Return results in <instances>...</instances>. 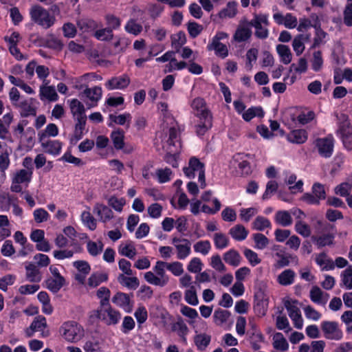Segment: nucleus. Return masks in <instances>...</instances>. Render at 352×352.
Segmentation results:
<instances>
[{"label": "nucleus", "instance_id": "f257e3e1", "mask_svg": "<svg viewBox=\"0 0 352 352\" xmlns=\"http://www.w3.org/2000/svg\"><path fill=\"white\" fill-rule=\"evenodd\" d=\"M190 106L194 115L198 118L197 129L204 132L210 130L212 126V116L205 100L200 97L195 98Z\"/></svg>", "mask_w": 352, "mask_h": 352}, {"label": "nucleus", "instance_id": "f03ea898", "mask_svg": "<svg viewBox=\"0 0 352 352\" xmlns=\"http://www.w3.org/2000/svg\"><path fill=\"white\" fill-rule=\"evenodd\" d=\"M166 262L163 261H156L153 267V271L147 272L144 274L145 280L153 285L163 287H165L170 280V276L166 274Z\"/></svg>", "mask_w": 352, "mask_h": 352}, {"label": "nucleus", "instance_id": "7ed1b4c3", "mask_svg": "<svg viewBox=\"0 0 352 352\" xmlns=\"http://www.w3.org/2000/svg\"><path fill=\"white\" fill-rule=\"evenodd\" d=\"M59 332L65 341L70 343L79 342L85 335L82 326L72 320L63 322L60 327Z\"/></svg>", "mask_w": 352, "mask_h": 352}, {"label": "nucleus", "instance_id": "20e7f679", "mask_svg": "<svg viewBox=\"0 0 352 352\" xmlns=\"http://www.w3.org/2000/svg\"><path fill=\"white\" fill-rule=\"evenodd\" d=\"M31 21L44 29L51 28L56 21L55 16L39 5L32 6L30 9Z\"/></svg>", "mask_w": 352, "mask_h": 352}, {"label": "nucleus", "instance_id": "39448f33", "mask_svg": "<svg viewBox=\"0 0 352 352\" xmlns=\"http://www.w3.org/2000/svg\"><path fill=\"white\" fill-rule=\"evenodd\" d=\"M183 170L185 175L189 179H193L197 175L201 188H204L206 186L205 166L198 158L190 157L188 166L184 167Z\"/></svg>", "mask_w": 352, "mask_h": 352}, {"label": "nucleus", "instance_id": "423d86ee", "mask_svg": "<svg viewBox=\"0 0 352 352\" xmlns=\"http://www.w3.org/2000/svg\"><path fill=\"white\" fill-rule=\"evenodd\" d=\"M254 18L250 21H245L246 25L255 28V36L260 39H265L269 36V31L266 27L270 25L268 15L265 14H253Z\"/></svg>", "mask_w": 352, "mask_h": 352}, {"label": "nucleus", "instance_id": "0eeeda50", "mask_svg": "<svg viewBox=\"0 0 352 352\" xmlns=\"http://www.w3.org/2000/svg\"><path fill=\"white\" fill-rule=\"evenodd\" d=\"M97 318L107 325H116L121 319V314L119 311L113 309L109 305L98 308L94 311Z\"/></svg>", "mask_w": 352, "mask_h": 352}, {"label": "nucleus", "instance_id": "6e6552de", "mask_svg": "<svg viewBox=\"0 0 352 352\" xmlns=\"http://www.w3.org/2000/svg\"><path fill=\"white\" fill-rule=\"evenodd\" d=\"M321 329L327 339L340 340L343 337V333L339 328L338 323L335 321H322Z\"/></svg>", "mask_w": 352, "mask_h": 352}, {"label": "nucleus", "instance_id": "1a4fd4ad", "mask_svg": "<svg viewBox=\"0 0 352 352\" xmlns=\"http://www.w3.org/2000/svg\"><path fill=\"white\" fill-rule=\"evenodd\" d=\"M249 157V155L243 153H236L233 156L231 163L241 175H248L251 173Z\"/></svg>", "mask_w": 352, "mask_h": 352}, {"label": "nucleus", "instance_id": "9d476101", "mask_svg": "<svg viewBox=\"0 0 352 352\" xmlns=\"http://www.w3.org/2000/svg\"><path fill=\"white\" fill-rule=\"evenodd\" d=\"M172 244L177 252V258L179 260L186 259L191 253V243L189 240L184 238L173 237Z\"/></svg>", "mask_w": 352, "mask_h": 352}, {"label": "nucleus", "instance_id": "9b49d317", "mask_svg": "<svg viewBox=\"0 0 352 352\" xmlns=\"http://www.w3.org/2000/svg\"><path fill=\"white\" fill-rule=\"evenodd\" d=\"M163 147L170 153H177L181 148L180 137L178 133H161Z\"/></svg>", "mask_w": 352, "mask_h": 352}, {"label": "nucleus", "instance_id": "f8f14e48", "mask_svg": "<svg viewBox=\"0 0 352 352\" xmlns=\"http://www.w3.org/2000/svg\"><path fill=\"white\" fill-rule=\"evenodd\" d=\"M316 147L320 156L329 158L333 151V139L331 135L323 138H318L315 141Z\"/></svg>", "mask_w": 352, "mask_h": 352}, {"label": "nucleus", "instance_id": "ddd939ff", "mask_svg": "<svg viewBox=\"0 0 352 352\" xmlns=\"http://www.w3.org/2000/svg\"><path fill=\"white\" fill-rule=\"evenodd\" d=\"M41 146L45 152L57 155L61 150V143L58 140H52L47 138L46 133H42L40 138Z\"/></svg>", "mask_w": 352, "mask_h": 352}, {"label": "nucleus", "instance_id": "4468645a", "mask_svg": "<svg viewBox=\"0 0 352 352\" xmlns=\"http://www.w3.org/2000/svg\"><path fill=\"white\" fill-rule=\"evenodd\" d=\"M47 327L46 319L43 316H38L34 318L30 329L26 330L28 337H32L34 332H41L43 337L48 336V331H45Z\"/></svg>", "mask_w": 352, "mask_h": 352}, {"label": "nucleus", "instance_id": "2eb2a0df", "mask_svg": "<svg viewBox=\"0 0 352 352\" xmlns=\"http://www.w3.org/2000/svg\"><path fill=\"white\" fill-rule=\"evenodd\" d=\"M130 82L128 75L123 74L120 76L112 77L108 80L105 83V87L108 90L124 89L129 85Z\"/></svg>", "mask_w": 352, "mask_h": 352}, {"label": "nucleus", "instance_id": "dca6fc26", "mask_svg": "<svg viewBox=\"0 0 352 352\" xmlns=\"http://www.w3.org/2000/svg\"><path fill=\"white\" fill-rule=\"evenodd\" d=\"M112 302L126 313H130L133 309V302L127 294L116 293L112 298Z\"/></svg>", "mask_w": 352, "mask_h": 352}, {"label": "nucleus", "instance_id": "f3484780", "mask_svg": "<svg viewBox=\"0 0 352 352\" xmlns=\"http://www.w3.org/2000/svg\"><path fill=\"white\" fill-rule=\"evenodd\" d=\"M246 19L241 21L234 34L233 38L237 43L248 41L252 36V32L250 26L246 25Z\"/></svg>", "mask_w": 352, "mask_h": 352}, {"label": "nucleus", "instance_id": "a211bd4d", "mask_svg": "<svg viewBox=\"0 0 352 352\" xmlns=\"http://www.w3.org/2000/svg\"><path fill=\"white\" fill-rule=\"evenodd\" d=\"M73 265L78 272L75 276L76 280L78 283L84 284L86 276L91 270L89 264L85 261H76L73 263Z\"/></svg>", "mask_w": 352, "mask_h": 352}, {"label": "nucleus", "instance_id": "6ab92c4d", "mask_svg": "<svg viewBox=\"0 0 352 352\" xmlns=\"http://www.w3.org/2000/svg\"><path fill=\"white\" fill-rule=\"evenodd\" d=\"M94 212L98 215L100 220L104 223L107 222L113 217V211L107 206L96 204L94 208Z\"/></svg>", "mask_w": 352, "mask_h": 352}, {"label": "nucleus", "instance_id": "aec40b11", "mask_svg": "<svg viewBox=\"0 0 352 352\" xmlns=\"http://www.w3.org/2000/svg\"><path fill=\"white\" fill-rule=\"evenodd\" d=\"M25 271L26 278L29 281L32 283H38L41 280V273L34 263H27L25 265Z\"/></svg>", "mask_w": 352, "mask_h": 352}, {"label": "nucleus", "instance_id": "412c9836", "mask_svg": "<svg viewBox=\"0 0 352 352\" xmlns=\"http://www.w3.org/2000/svg\"><path fill=\"white\" fill-rule=\"evenodd\" d=\"M276 256L278 258V259L276 260V261L274 264V267L276 270H279V269H281V268L288 266L289 265L290 260L292 262L295 263L296 264H298V258L295 255H292V254L285 255V254H281L280 252H276Z\"/></svg>", "mask_w": 352, "mask_h": 352}, {"label": "nucleus", "instance_id": "4be33fe9", "mask_svg": "<svg viewBox=\"0 0 352 352\" xmlns=\"http://www.w3.org/2000/svg\"><path fill=\"white\" fill-rule=\"evenodd\" d=\"M296 273L291 269L283 270L277 276L276 281L282 286L291 285L294 283Z\"/></svg>", "mask_w": 352, "mask_h": 352}, {"label": "nucleus", "instance_id": "5701e85b", "mask_svg": "<svg viewBox=\"0 0 352 352\" xmlns=\"http://www.w3.org/2000/svg\"><path fill=\"white\" fill-rule=\"evenodd\" d=\"M65 285L64 277H50L45 280V287L53 293H57Z\"/></svg>", "mask_w": 352, "mask_h": 352}, {"label": "nucleus", "instance_id": "b1692460", "mask_svg": "<svg viewBox=\"0 0 352 352\" xmlns=\"http://www.w3.org/2000/svg\"><path fill=\"white\" fill-rule=\"evenodd\" d=\"M310 298L312 302L318 305H325L329 295L324 293L318 287H313L310 291Z\"/></svg>", "mask_w": 352, "mask_h": 352}, {"label": "nucleus", "instance_id": "393cba45", "mask_svg": "<svg viewBox=\"0 0 352 352\" xmlns=\"http://www.w3.org/2000/svg\"><path fill=\"white\" fill-rule=\"evenodd\" d=\"M118 281L121 285L128 288L129 289H136L140 285L139 280L136 276L129 277L123 274H120L118 276Z\"/></svg>", "mask_w": 352, "mask_h": 352}, {"label": "nucleus", "instance_id": "a878e982", "mask_svg": "<svg viewBox=\"0 0 352 352\" xmlns=\"http://www.w3.org/2000/svg\"><path fill=\"white\" fill-rule=\"evenodd\" d=\"M237 14V3L234 1L228 2L226 7L220 10L218 16L220 19L234 18Z\"/></svg>", "mask_w": 352, "mask_h": 352}, {"label": "nucleus", "instance_id": "bb28decb", "mask_svg": "<svg viewBox=\"0 0 352 352\" xmlns=\"http://www.w3.org/2000/svg\"><path fill=\"white\" fill-rule=\"evenodd\" d=\"M132 116L129 113H124L118 116L114 114H109V119L110 123L108 124L109 126H111L112 122L119 124L124 125L126 124V129L129 128V124L131 120Z\"/></svg>", "mask_w": 352, "mask_h": 352}, {"label": "nucleus", "instance_id": "cd10ccee", "mask_svg": "<svg viewBox=\"0 0 352 352\" xmlns=\"http://www.w3.org/2000/svg\"><path fill=\"white\" fill-rule=\"evenodd\" d=\"M274 219L276 223L287 227L292 224L291 212L287 210H278L276 212Z\"/></svg>", "mask_w": 352, "mask_h": 352}, {"label": "nucleus", "instance_id": "c85d7f7f", "mask_svg": "<svg viewBox=\"0 0 352 352\" xmlns=\"http://www.w3.org/2000/svg\"><path fill=\"white\" fill-rule=\"evenodd\" d=\"M211 341V336L206 333H197L194 337V342L199 351H204Z\"/></svg>", "mask_w": 352, "mask_h": 352}, {"label": "nucleus", "instance_id": "c756f323", "mask_svg": "<svg viewBox=\"0 0 352 352\" xmlns=\"http://www.w3.org/2000/svg\"><path fill=\"white\" fill-rule=\"evenodd\" d=\"M118 252L120 254L133 259L137 254L135 247L131 241L122 243L118 248Z\"/></svg>", "mask_w": 352, "mask_h": 352}, {"label": "nucleus", "instance_id": "7c9ffc66", "mask_svg": "<svg viewBox=\"0 0 352 352\" xmlns=\"http://www.w3.org/2000/svg\"><path fill=\"white\" fill-rule=\"evenodd\" d=\"M172 331L177 333L183 342L186 343V336L189 329L182 320H179L172 324Z\"/></svg>", "mask_w": 352, "mask_h": 352}, {"label": "nucleus", "instance_id": "2f4dec72", "mask_svg": "<svg viewBox=\"0 0 352 352\" xmlns=\"http://www.w3.org/2000/svg\"><path fill=\"white\" fill-rule=\"evenodd\" d=\"M248 231L245 229V228L240 224L236 225L233 226L229 230V234L230 236L236 241H241L245 240L248 235Z\"/></svg>", "mask_w": 352, "mask_h": 352}, {"label": "nucleus", "instance_id": "473e14b6", "mask_svg": "<svg viewBox=\"0 0 352 352\" xmlns=\"http://www.w3.org/2000/svg\"><path fill=\"white\" fill-rule=\"evenodd\" d=\"M276 52L280 57V61L283 64L287 65L290 63L292 59V54L289 46L278 44L276 45Z\"/></svg>", "mask_w": 352, "mask_h": 352}, {"label": "nucleus", "instance_id": "72a5a7b5", "mask_svg": "<svg viewBox=\"0 0 352 352\" xmlns=\"http://www.w3.org/2000/svg\"><path fill=\"white\" fill-rule=\"evenodd\" d=\"M273 347L280 351H287L289 349V344L281 333H276L273 336Z\"/></svg>", "mask_w": 352, "mask_h": 352}, {"label": "nucleus", "instance_id": "f704fd0d", "mask_svg": "<svg viewBox=\"0 0 352 352\" xmlns=\"http://www.w3.org/2000/svg\"><path fill=\"white\" fill-rule=\"evenodd\" d=\"M171 38V46L176 51L179 52L182 47L186 43V36L184 31H179L177 34H173Z\"/></svg>", "mask_w": 352, "mask_h": 352}, {"label": "nucleus", "instance_id": "c9c22d12", "mask_svg": "<svg viewBox=\"0 0 352 352\" xmlns=\"http://www.w3.org/2000/svg\"><path fill=\"white\" fill-rule=\"evenodd\" d=\"M223 260L228 265L237 267L241 263V256L236 250L231 249L224 253Z\"/></svg>", "mask_w": 352, "mask_h": 352}, {"label": "nucleus", "instance_id": "e433bc0d", "mask_svg": "<svg viewBox=\"0 0 352 352\" xmlns=\"http://www.w3.org/2000/svg\"><path fill=\"white\" fill-rule=\"evenodd\" d=\"M207 50L208 51L214 50L215 54L221 58H225L228 56V47L222 43H210L207 45Z\"/></svg>", "mask_w": 352, "mask_h": 352}, {"label": "nucleus", "instance_id": "4c0bfd02", "mask_svg": "<svg viewBox=\"0 0 352 352\" xmlns=\"http://www.w3.org/2000/svg\"><path fill=\"white\" fill-rule=\"evenodd\" d=\"M316 262L322 270H331L335 267V264L333 261L328 258L326 254L321 253L316 256Z\"/></svg>", "mask_w": 352, "mask_h": 352}, {"label": "nucleus", "instance_id": "58836bf2", "mask_svg": "<svg viewBox=\"0 0 352 352\" xmlns=\"http://www.w3.org/2000/svg\"><path fill=\"white\" fill-rule=\"evenodd\" d=\"M83 94L91 102H94V105H96L98 101L100 100L102 97V90L99 86H95L93 88L87 87L84 90Z\"/></svg>", "mask_w": 352, "mask_h": 352}, {"label": "nucleus", "instance_id": "ea45409f", "mask_svg": "<svg viewBox=\"0 0 352 352\" xmlns=\"http://www.w3.org/2000/svg\"><path fill=\"white\" fill-rule=\"evenodd\" d=\"M32 175V171L30 169H21L16 171L12 177V179L15 180L16 183L27 184L31 181Z\"/></svg>", "mask_w": 352, "mask_h": 352}, {"label": "nucleus", "instance_id": "a19ab883", "mask_svg": "<svg viewBox=\"0 0 352 352\" xmlns=\"http://www.w3.org/2000/svg\"><path fill=\"white\" fill-rule=\"evenodd\" d=\"M78 25L80 30H82L83 32L87 33H89L91 32H95V31L99 26L97 21L89 19H82L78 23Z\"/></svg>", "mask_w": 352, "mask_h": 352}, {"label": "nucleus", "instance_id": "79ce46f5", "mask_svg": "<svg viewBox=\"0 0 352 352\" xmlns=\"http://www.w3.org/2000/svg\"><path fill=\"white\" fill-rule=\"evenodd\" d=\"M283 305L287 311L289 316L300 311L298 307V301L287 296L283 300Z\"/></svg>", "mask_w": 352, "mask_h": 352}, {"label": "nucleus", "instance_id": "37998d69", "mask_svg": "<svg viewBox=\"0 0 352 352\" xmlns=\"http://www.w3.org/2000/svg\"><path fill=\"white\" fill-rule=\"evenodd\" d=\"M108 275L103 272L93 273L88 279V285L91 287H96L102 283L106 282Z\"/></svg>", "mask_w": 352, "mask_h": 352}, {"label": "nucleus", "instance_id": "c03bdc74", "mask_svg": "<svg viewBox=\"0 0 352 352\" xmlns=\"http://www.w3.org/2000/svg\"><path fill=\"white\" fill-rule=\"evenodd\" d=\"M40 96L41 100H43V98H45L50 101H56L58 98L55 89L52 86H42L40 89Z\"/></svg>", "mask_w": 352, "mask_h": 352}, {"label": "nucleus", "instance_id": "a18cd8bd", "mask_svg": "<svg viewBox=\"0 0 352 352\" xmlns=\"http://www.w3.org/2000/svg\"><path fill=\"white\" fill-rule=\"evenodd\" d=\"M194 251L204 256L208 254L212 249L211 243L208 240L199 241L193 245Z\"/></svg>", "mask_w": 352, "mask_h": 352}, {"label": "nucleus", "instance_id": "49530a36", "mask_svg": "<svg viewBox=\"0 0 352 352\" xmlns=\"http://www.w3.org/2000/svg\"><path fill=\"white\" fill-rule=\"evenodd\" d=\"M288 142L292 144H302L307 140L306 133H280Z\"/></svg>", "mask_w": 352, "mask_h": 352}, {"label": "nucleus", "instance_id": "de8ad7c7", "mask_svg": "<svg viewBox=\"0 0 352 352\" xmlns=\"http://www.w3.org/2000/svg\"><path fill=\"white\" fill-rule=\"evenodd\" d=\"M252 239L255 243L254 247L256 250H263L266 248L270 243V240L261 233L254 234Z\"/></svg>", "mask_w": 352, "mask_h": 352}, {"label": "nucleus", "instance_id": "09e8293b", "mask_svg": "<svg viewBox=\"0 0 352 352\" xmlns=\"http://www.w3.org/2000/svg\"><path fill=\"white\" fill-rule=\"evenodd\" d=\"M165 265L166 266V270L175 276H180L184 274V266L179 261L166 262Z\"/></svg>", "mask_w": 352, "mask_h": 352}, {"label": "nucleus", "instance_id": "8fccbe9b", "mask_svg": "<svg viewBox=\"0 0 352 352\" xmlns=\"http://www.w3.org/2000/svg\"><path fill=\"white\" fill-rule=\"evenodd\" d=\"M69 102V107L73 116L85 115L84 104L78 99H72Z\"/></svg>", "mask_w": 352, "mask_h": 352}, {"label": "nucleus", "instance_id": "3c124183", "mask_svg": "<svg viewBox=\"0 0 352 352\" xmlns=\"http://www.w3.org/2000/svg\"><path fill=\"white\" fill-rule=\"evenodd\" d=\"M184 299L186 302L190 305L196 306L199 304V300L195 287H191L185 290Z\"/></svg>", "mask_w": 352, "mask_h": 352}, {"label": "nucleus", "instance_id": "603ef678", "mask_svg": "<svg viewBox=\"0 0 352 352\" xmlns=\"http://www.w3.org/2000/svg\"><path fill=\"white\" fill-rule=\"evenodd\" d=\"M213 240L217 249L222 250L229 245V239L221 232L215 233L213 236Z\"/></svg>", "mask_w": 352, "mask_h": 352}, {"label": "nucleus", "instance_id": "864d4df0", "mask_svg": "<svg viewBox=\"0 0 352 352\" xmlns=\"http://www.w3.org/2000/svg\"><path fill=\"white\" fill-rule=\"evenodd\" d=\"M21 108V116L23 118L28 117L30 116H36V109L34 107L28 100H25L21 101L19 104Z\"/></svg>", "mask_w": 352, "mask_h": 352}, {"label": "nucleus", "instance_id": "5fc2aeb1", "mask_svg": "<svg viewBox=\"0 0 352 352\" xmlns=\"http://www.w3.org/2000/svg\"><path fill=\"white\" fill-rule=\"evenodd\" d=\"M341 282L347 289H352V265L346 267L341 273Z\"/></svg>", "mask_w": 352, "mask_h": 352}, {"label": "nucleus", "instance_id": "6e6d98bb", "mask_svg": "<svg viewBox=\"0 0 352 352\" xmlns=\"http://www.w3.org/2000/svg\"><path fill=\"white\" fill-rule=\"evenodd\" d=\"M111 292L106 287H101L96 292L97 297L100 300V307L109 305Z\"/></svg>", "mask_w": 352, "mask_h": 352}, {"label": "nucleus", "instance_id": "4d7b16f0", "mask_svg": "<svg viewBox=\"0 0 352 352\" xmlns=\"http://www.w3.org/2000/svg\"><path fill=\"white\" fill-rule=\"evenodd\" d=\"M272 224L267 218L258 216L252 223V228L256 230L263 231L265 228H271Z\"/></svg>", "mask_w": 352, "mask_h": 352}, {"label": "nucleus", "instance_id": "13d9d810", "mask_svg": "<svg viewBox=\"0 0 352 352\" xmlns=\"http://www.w3.org/2000/svg\"><path fill=\"white\" fill-rule=\"evenodd\" d=\"M94 35L96 39L102 41H109L113 37V33L111 28H107L96 30Z\"/></svg>", "mask_w": 352, "mask_h": 352}, {"label": "nucleus", "instance_id": "bf43d9fd", "mask_svg": "<svg viewBox=\"0 0 352 352\" xmlns=\"http://www.w3.org/2000/svg\"><path fill=\"white\" fill-rule=\"evenodd\" d=\"M294 228L296 232L303 237H309L311 234L310 226L301 220L296 222Z\"/></svg>", "mask_w": 352, "mask_h": 352}, {"label": "nucleus", "instance_id": "052dcab7", "mask_svg": "<svg viewBox=\"0 0 352 352\" xmlns=\"http://www.w3.org/2000/svg\"><path fill=\"white\" fill-rule=\"evenodd\" d=\"M230 316V313L228 311L218 309L214 313V321L217 324L221 325L228 320Z\"/></svg>", "mask_w": 352, "mask_h": 352}, {"label": "nucleus", "instance_id": "680f3d73", "mask_svg": "<svg viewBox=\"0 0 352 352\" xmlns=\"http://www.w3.org/2000/svg\"><path fill=\"white\" fill-rule=\"evenodd\" d=\"M156 176L161 184L169 182L173 177V172L168 168H160L156 170Z\"/></svg>", "mask_w": 352, "mask_h": 352}, {"label": "nucleus", "instance_id": "e2e57ef3", "mask_svg": "<svg viewBox=\"0 0 352 352\" xmlns=\"http://www.w3.org/2000/svg\"><path fill=\"white\" fill-rule=\"evenodd\" d=\"M263 111L261 107H250L243 113L242 117L245 121H250L256 116H263Z\"/></svg>", "mask_w": 352, "mask_h": 352}, {"label": "nucleus", "instance_id": "0e129e2a", "mask_svg": "<svg viewBox=\"0 0 352 352\" xmlns=\"http://www.w3.org/2000/svg\"><path fill=\"white\" fill-rule=\"evenodd\" d=\"M81 220L83 224L89 230H94L96 228V221L89 211L82 212Z\"/></svg>", "mask_w": 352, "mask_h": 352}, {"label": "nucleus", "instance_id": "69168bd1", "mask_svg": "<svg viewBox=\"0 0 352 352\" xmlns=\"http://www.w3.org/2000/svg\"><path fill=\"white\" fill-rule=\"evenodd\" d=\"M203 265L204 264L199 258L194 257L189 261L187 265V270L191 273H199L202 270Z\"/></svg>", "mask_w": 352, "mask_h": 352}, {"label": "nucleus", "instance_id": "338daca9", "mask_svg": "<svg viewBox=\"0 0 352 352\" xmlns=\"http://www.w3.org/2000/svg\"><path fill=\"white\" fill-rule=\"evenodd\" d=\"M292 47L297 56H300L305 50L304 35H297L292 41Z\"/></svg>", "mask_w": 352, "mask_h": 352}, {"label": "nucleus", "instance_id": "774afa93", "mask_svg": "<svg viewBox=\"0 0 352 352\" xmlns=\"http://www.w3.org/2000/svg\"><path fill=\"white\" fill-rule=\"evenodd\" d=\"M344 23L346 26H352V0H347L344 10Z\"/></svg>", "mask_w": 352, "mask_h": 352}]
</instances>
